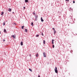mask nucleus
Listing matches in <instances>:
<instances>
[{
  "instance_id": "1",
  "label": "nucleus",
  "mask_w": 77,
  "mask_h": 77,
  "mask_svg": "<svg viewBox=\"0 0 77 77\" xmlns=\"http://www.w3.org/2000/svg\"><path fill=\"white\" fill-rule=\"evenodd\" d=\"M54 71L56 72V73H57V68L56 67H55V69H54Z\"/></svg>"
},
{
  "instance_id": "2",
  "label": "nucleus",
  "mask_w": 77,
  "mask_h": 77,
  "mask_svg": "<svg viewBox=\"0 0 77 77\" xmlns=\"http://www.w3.org/2000/svg\"><path fill=\"white\" fill-rule=\"evenodd\" d=\"M43 54L44 57H46V53H45V52H44L43 53Z\"/></svg>"
},
{
  "instance_id": "3",
  "label": "nucleus",
  "mask_w": 77,
  "mask_h": 77,
  "mask_svg": "<svg viewBox=\"0 0 77 77\" xmlns=\"http://www.w3.org/2000/svg\"><path fill=\"white\" fill-rule=\"evenodd\" d=\"M41 20L42 22H43V21H44V20L42 19V17H41Z\"/></svg>"
},
{
  "instance_id": "4",
  "label": "nucleus",
  "mask_w": 77,
  "mask_h": 77,
  "mask_svg": "<svg viewBox=\"0 0 77 77\" xmlns=\"http://www.w3.org/2000/svg\"><path fill=\"white\" fill-rule=\"evenodd\" d=\"M11 36L13 38H14V39H15V35H12Z\"/></svg>"
},
{
  "instance_id": "5",
  "label": "nucleus",
  "mask_w": 77,
  "mask_h": 77,
  "mask_svg": "<svg viewBox=\"0 0 77 77\" xmlns=\"http://www.w3.org/2000/svg\"><path fill=\"white\" fill-rule=\"evenodd\" d=\"M54 40L53 39L52 41V44H54Z\"/></svg>"
},
{
  "instance_id": "6",
  "label": "nucleus",
  "mask_w": 77,
  "mask_h": 77,
  "mask_svg": "<svg viewBox=\"0 0 77 77\" xmlns=\"http://www.w3.org/2000/svg\"><path fill=\"white\" fill-rule=\"evenodd\" d=\"M20 45H23V42H21Z\"/></svg>"
},
{
  "instance_id": "7",
  "label": "nucleus",
  "mask_w": 77,
  "mask_h": 77,
  "mask_svg": "<svg viewBox=\"0 0 77 77\" xmlns=\"http://www.w3.org/2000/svg\"><path fill=\"white\" fill-rule=\"evenodd\" d=\"M37 18H38V16H35V21H36Z\"/></svg>"
},
{
  "instance_id": "8",
  "label": "nucleus",
  "mask_w": 77,
  "mask_h": 77,
  "mask_svg": "<svg viewBox=\"0 0 77 77\" xmlns=\"http://www.w3.org/2000/svg\"><path fill=\"white\" fill-rule=\"evenodd\" d=\"M11 9L9 8L8 9V11H9V12H11Z\"/></svg>"
},
{
  "instance_id": "9",
  "label": "nucleus",
  "mask_w": 77,
  "mask_h": 77,
  "mask_svg": "<svg viewBox=\"0 0 77 77\" xmlns=\"http://www.w3.org/2000/svg\"><path fill=\"white\" fill-rule=\"evenodd\" d=\"M39 56V54H38L37 53L36 54V57H38Z\"/></svg>"
},
{
  "instance_id": "10",
  "label": "nucleus",
  "mask_w": 77,
  "mask_h": 77,
  "mask_svg": "<svg viewBox=\"0 0 77 77\" xmlns=\"http://www.w3.org/2000/svg\"><path fill=\"white\" fill-rule=\"evenodd\" d=\"M54 35H55V33H56V30H54Z\"/></svg>"
},
{
  "instance_id": "11",
  "label": "nucleus",
  "mask_w": 77,
  "mask_h": 77,
  "mask_svg": "<svg viewBox=\"0 0 77 77\" xmlns=\"http://www.w3.org/2000/svg\"><path fill=\"white\" fill-rule=\"evenodd\" d=\"M3 14H4V12H2L1 13V15H3Z\"/></svg>"
},
{
  "instance_id": "12",
  "label": "nucleus",
  "mask_w": 77,
  "mask_h": 77,
  "mask_svg": "<svg viewBox=\"0 0 77 77\" xmlns=\"http://www.w3.org/2000/svg\"><path fill=\"white\" fill-rule=\"evenodd\" d=\"M4 32H6V30L5 29H4Z\"/></svg>"
},
{
  "instance_id": "13",
  "label": "nucleus",
  "mask_w": 77,
  "mask_h": 77,
  "mask_svg": "<svg viewBox=\"0 0 77 77\" xmlns=\"http://www.w3.org/2000/svg\"><path fill=\"white\" fill-rule=\"evenodd\" d=\"M43 44H45V41L44 40H43Z\"/></svg>"
},
{
  "instance_id": "14",
  "label": "nucleus",
  "mask_w": 77,
  "mask_h": 77,
  "mask_svg": "<svg viewBox=\"0 0 77 77\" xmlns=\"http://www.w3.org/2000/svg\"><path fill=\"white\" fill-rule=\"evenodd\" d=\"M25 31L26 32H28L27 29H25Z\"/></svg>"
},
{
  "instance_id": "15",
  "label": "nucleus",
  "mask_w": 77,
  "mask_h": 77,
  "mask_svg": "<svg viewBox=\"0 0 77 77\" xmlns=\"http://www.w3.org/2000/svg\"><path fill=\"white\" fill-rule=\"evenodd\" d=\"M3 26H5V22H4L3 23Z\"/></svg>"
},
{
  "instance_id": "16",
  "label": "nucleus",
  "mask_w": 77,
  "mask_h": 77,
  "mask_svg": "<svg viewBox=\"0 0 77 77\" xmlns=\"http://www.w3.org/2000/svg\"><path fill=\"white\" fill-rule=\"evenodd\" d=\"M29 71H30L31 72H32V69H29Z\"/></svg>"
},
{
  "instance_id": "17",
  "label": "nucleus",
  "mask_w": 77,
  "mask_h": 77,
  "mask_svg": "<svg viewBox=\"0 0 77 77\" xmlns=\"http://www.w3.org/2000/svg\"><path fill=\"white\" fill-rule=\"evenodd\" d=\"M25 2L26 3H27L28 2V0H25Z\"/></svg>"
},
{
  "instance_id": "18",
  "label": "nucleus",
  "mask_w": 77,
  "mask_h": 77,
  "mask_svg": "<svg viewBox=\"0 0 77 77\" xmlns=\"http://www.w3.org/2000/svg\"><path fill=\"white\" fill-rule=\"evenodd\" d=\"M31 25L32 26H33V22H32L31 23Z\"/></svg>"
},
{
  "instance_id": "19",
  "label": "nucleus",
  "mask_w": 77,
  "mask_h": 77,
  "mask_svg": "<svg viewBox=\"0 0 77 77\" xmlns=\"http://www.w3.org/2000/svg\"><path fill=\"white\" fill-rule=\"evenodd\" d=\"M24 26H22V29H24Z\"/></svg>"
},
{
  "instance_id": "20",
  "label": "nucleus",
  "mask_w": 77,
  "mask_h": 77,
  "mask_svg": "<svg viewBox=\"0 0 77 77\" xmlns=\"http://www.w3.org/2000/svg\"><path fill=\"white\" fill-rule=\"evenodd\" d=\"M39 36V35H36V37H38Z\"/></svg>"
},
{
  "instance_id": "21",
  "label": "nucleus",
  "mask_w": 77,
  "mask_h": 77,
  "mask_svg": "<svg viewBox=\"0 0 77 77\" xmlns=\"http://www.w3.org/2000/svg\"><path fill=\"white\" fill-rule=\"evenodd\" d=\"M52 46H53V48H54V45H53Z\"/></svg>"
},
{
  "instance_id": "22",
  "label": "nucleus",
  "mask_w": 77,
  "mask_h": 77,
  "mask_svg": "<svg viewBox=\"0 0 77 77\" xmlns=\"http://www.w3.org/2000/svg\"><path fill=\"white\" fill-rule=\"evenodd\" d=\"M52 29L54 30H54H55V29H54V28H53Z\"/></svg>"
},
{
  "instance_id": "23",
  "label": "nucleus",
  "mask_w": 77,
  "mask_h": 77,
  "mask_svg": "<svg viewBox=\"0 0 77 77\" xmlns=\"http://www.w3.org/2000/svg\"><path fill=\"white\" fill-rule=\"evenodd\" d=\"M66 2H68L69 0H65Z\"/></svg>"
},
{
  "instance_id": "24",
  "label": "nucleus",
  "mask_w": 77,
  "mask_h": 77,
  "mask_svg": "<svg viewBox=\"0 0 77 77\" xmlns=\"http://www.w3.org/2000/svg\"><path fill=\"white\" fill-rule=\"evenodd\" d=\"M42 36H44V34H43L42 32Z\"/></svg>"
},
{
  "instance_id": "25",
  "label": "nucleus",
  "mask_w": 77,
  "mask_h": 77,
  "mask_svg": "<svg viewBox=\"0 0 77 77\" xmlns=\"http://www.w3.org/2000/svg\"><path fill=\"white\" fill-rule=\"evenodd\" d=\"M73 3H75V1H73Z\"/></svg>"
},
{
  "instance_id": "26",
  "label": "nucleus",
  "mask_w": 77,
  "mask_h": 77,
  "mask_svg": "<svg viewBox=\"0 0 77 77\" xmlns=\"http://www.w3.org/2000/svg\"><path fill=\"white\" fill-rule=\"evenodd\" d=\"M23 8L24 9H25V8H26V7H24Z\"/></svg>"
},
{
  "instance_id": "27",
  "label": "nucleus",
  "mask_w": 77,
  "mask_h": 77,
  "mask_svg": "<svg viewBox=\"0 0 77 77\" xmlns=\"http://www.w3.org/2000/svg\"><path fill=\"white\" fill-rule=\"evenodd\" d=\"M3 41H4V42H5V39L3 40Z\"/></svg>"
},
{
  "instance_id": "28",
  "label": "nucleus",
  "mask_w": 77,
  "mask_h": 77,
  "mask_svg": "<svg viewBox=\"0 0 77 77\" xmlns=\"http://www.w3.org/2000/svg\"><path fill=\"white\" fill-rule=\"evenodd\" d=\"M14 24H15V25L16 24V23H14Z\"/></svg>"
},
{
  "instance_id": "29",
  "label": "nucleus",
  "mask_w": 77,
  "mask_h": 77,
  "mask_svg": "<svg viewBox=\"0 0 77 77\" xmlns=\"http://www.w3.org/2000/svg\"><path fill=\"white\" fill-rule=\"evenodd\" d=\"M29 56H31V54H29Z\"/></svg>"
},
{
  "instance_id": "30",
  "label": "nucleus",
  "mask_w": 77,
  "mask_h": 77,
  "mask_svg": "<svg viewBox=\"0 0 77 77\" xmlns=\"http://www.w3.org/2000/svg\"><path fill=\"white\" fill-rule=\"evenodd\" d=\"M13 14H14V12H13Z\"/></svg>"
},
{
  "instance_id": "31",
  "label": "nucleus",
  "mask_w": 77,
  "mask_h": 77,
  "mask_svg": "<svg viewBox=\"0 0 77 77\" xmlns=\"http://www.w3.org/2000/svg\"><path fill=\"white\" fill-rule=\"evenodd\" d=\"M0 34H1V32H0Z\"/></svg>"
}]
</instances>
